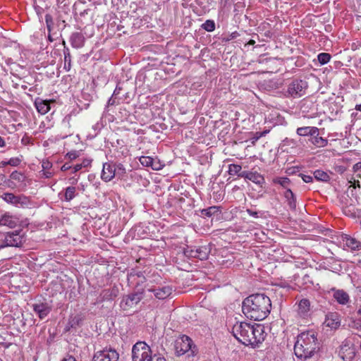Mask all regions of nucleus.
Here are the masks:
<instances>
[{"mask_svg": "<svg viewBox=\"0 0 361 361\" xmlns=\"http://www.w3.org/2000/svg\"><path fill=\"white\" fill-rule=\"evenodd\" d=\"M202 27L207 32H212L215 29V23L212 20H207L202 25Z\"/></svg>", "mask_w": 361, "mask_h": 361, "instance_id": "nucleus-38", "label": "nucleus"}, {"mask_svg": "<svg viewBox=\"0 0 361 361\" xmlns=\"http://www.w3.org/2000/svg\"><path fill=\"white\" fill-rule=\"evenodd\" d=\"M221 207L217 206L210 207L207 209H204L201 211V214L206 216H216V219H219V214L221 213Z\"/></svg>", "mask_w": 361, "mask_h": 361, "instance_id": "nucleus-27", "label": "nucleus"}, {"mask_svg": "<svg viewBox=\"0 0 361 361\" xmlns=\"http://www.w3.org/2000/svg\"><path fill=\"white\" fill-rule=\"evenodd\" d=\"M317 131H319V128L314 126L300 127L296 130V133L299 136H310V137Z\"/></svg>", "mask_w": 361, "mask_h": 361, "instance_id": "nucleus-23", "label": "nucleus"}, {"mask_svg": "<svg viewBox=\"0 0 361 361\" xmlns=\"http://www.w3.org/2000/svg\"><path fill=\"white\" fill-rule=\"evenodd\" d=\"M183 254L187 257H194L200 260H204L207 258L209 251L206 247H196L187 246V247L183 250Z\"/></svg>", "mask_w": 361, "mask_h": 361, "instance_id": "nucleus-12", "label": "nucleus"}, {"mask_svg": "<svg viewBox=\"0 0 361 361\" xmlns=\"http://www.w3.org/2000/svg\"><path fill=\"white\" fill-rule=\"evenodd\" d=\"M152 350L144 341L137 342L132 348L133 361H152Z\"/></svg>", "mask_w": 361, "mask_h": 361, "instance_id": "nucleus-6", "label": "nucleus"}, {"mask_svg": "<svg viewBox=\"0 0 361 361\" xmlns=\"http://www.w3.org/2000/svg\"><path fill=\"white\" fill-rule=\"evenodd\" d=\"M144 298V290L129 293L123 296L121 301V307L123 310H128L137 305Z\"/></svg>", "mask_w": 361, "mask_h": 361, "instance_id": "nucleus-9", "label": "nucleus"}, {"mask_svg": "<svg viewBox=\"0 0 361 361\" xmlns=\"http://www.w3.org/2000/svg\"><path fill=\"white\" fill-rule=\"evenodd\" d=\"M119 293V288L117 286L114 285L112 287L104 289L99 295V302L109 301L114 300Z\"/></svg>", "mask_w": 361, "mask_h": 361, "instance_id": "nucleus-14", "label": "nucleus"}, {"mask_svg": "<svg viewBox=\"0 0 361 361\" xmlns=\"http://www.w3.org/2000/svg\"><path fill=\"white\" fill-rule=\"evenodd\" d=\"M114 167L116 170V176H117L118 178H121L123 175L126 174V170L122 164H114Z\"/></svg>", "mask_w": 361, "mask_h": 361, "instance_id": "nucleus-37", "label": "nucleus"}, {"mask_svg": "<svg viewBox=\"0 0 361 361\" xmlns=\"http://www.w3.org/2000/svg\"><path fill=\"white\" fill-rule=\"evenodd\" d=\"M42 166L43 168V171H47L52 166V164L49 161H44L42 162Z\"/></svg>", "mask_w": 361, "mask_h": 361, "instance_id": "nucleus-47", "label": "nucleus"}, {"mask_svg": "<svg viewBox=\"0 0 361 361\" xmlns=\"http://www.w3.org/2000/svg\"><path fill=\"white\" fill-rule=\"evenodd\" d=\"M164 166V164H163L159 159L152 158L151 168L153 170L159 171L161 170Z\"/></svg>", "mask_w": 361, "mask_h": 361, "instance_id": "nucleus-39", "label": "nucleus"}, {"mask_svg": "<svg viewBox=\"0 0 361 361\" xmlns=\"http://www.w3.org/2000/svg\"><path fill=\"white\" fill-rule=\"evenodd\" d=\"M18 224L16 218L8 214H4L0 219V226H6L10 228H15Z\"/></svg>", "mask_w": 361, "mask_h": 361, "instance_id": "nucleus-26", "label": "nucleus"}, {"mask_svg": "<svg viewBox=\"0 0 361 361\" xmlns=\"http://www.w3.org/2000/svg\"><path fill=\"white\" fill-rule=\"evenodd\" d=\"M75 188L73 186H69L66 188L64 194V200L67 202L73 200L75 196Z\"/></svg>", "mask_w": 361, "mask_h": 361, "instance_id": "nucleus-33", "label": "nucleus"}, {"mask_svg": "<svg viewBox=\"0 0 361 361\" xmlns=\"http://www.w3.org/2000/svg\"><path fill=\"white\" fill-rule=\"evenodd\" d=\"M269 132V130H265L262 132H259V133L261 137H263V136H265Z\"/></svg>", "mask_w": 361, "mask_h": 361, "instance_id": "nucleus-62", "label": "nucleus"}, {"mask_svg": "<svg viewBox=\"0 0 361 361\" xmlns=\"http://www.w3.org/2000/svg\"><path fill=\"white\" fill-rule=\"evenodd\" d=\"M71 168H72V166H71L69 164H68V163H65V164L61 166V170L62 171H68V170L71 169Z\"/></svg>", "mask_w": 361, "mask_h": 361, "instance_id": "nucleus-51", "label": "nucleus"}, {"mask_svg": "<svg viewBox=\"0 0 361 361\" xmlns=\"http://www.w3.org/2000/svg\"><path fill=\"white\" fill-rule=\"evenodd\" d=\"M299 176L301 177L305 183H312L313 181V177L311 175L300 173Z\"/></svg>", "mask_w": 361, "mask_h": 361, "instance_id": "nucleus-46", "label": "nucleus"}, {"mask_svg": "<svg viewBox=\"0 0 361 361\" xmlns=\"http://www.w3.org/2000/svg\"><path fill=\"white\" fill-rule=\"evenodd\" d=\"M85 37L81 32H73L71 35L70 41L73 47L79 49L84 46Z\"/></svg>", "mask_w": 361, "mask_h": 361, "instance_id": "nucleus-21", "label": "nucleus"}, {"mask_svg": "<svg viewBox=\"0 0 361 361\" xmlns=\"http://www.w3.org/2000/svg\"><path fill=\"white\" fill-rule=\"evenodd\" d=\"M130 276H137L139 278L142 277L143 279H145V276H143V274H142V273L141 271H137V272H135L134 274L131 273Z\"/></svg>", "mask_w": 361, "mask_h": 361, "instance_id": "nucleus-55", "label": "nucleus"}, {"mask_svg": "<svg viewBox=\"0 0 361 361\" xmlns=\"http://www.w3.org/2000/svg\"><path fill=\"white\" fill-rule=\"evenodd\" d=\"M6 145V142L4 139L0 136V147H4Z\"/></svg>", "mask_w": 361, "mask_h": 361, "instance_id": "nucleus-61", "label": "nucleus"}, {"mask_svg": "<svg viewBox=\"0 0 361 361\" xmlns=\"http://www.w3.org/2000/svg\"><path fill=\"white\" fill-rule=\"evenodd\" d=\"M324 324L332 329H336L341 325L339 316L336 313H329L326 314Z\"/></svg>", "mask_w": 361, "mask_h": 361, "instance_id": "nucleus-19", "label": "nucleus"}, {"mask_svg": "<svg viewBox=\"0 0 361 361\" xmlns=\"http://www.w3.org/2000/svg\"><path fill=\"white\" fill-rule=\"evenodd\" d=\"M197 353V348L192 340L186 335H183L175 343V354L180 357L186 354L188 361Z\"/></svg>", "mask_w": 361, "mask_h": 361, "instance_id": "nucleus-4", "label": "nucleus"}, {"mask_svg": "<svg viewBox=\"0 0 361 361\" xmlns=\"http://www.w3.org/2000/svg\"><path fill=\"white\" fill-rule=\"evenodd\" d=\"M121 90H122V87L117 85L114 91L113 96H115V97L117 96L120 93Z\"/></svg>", "mask_w": 361, "mask_h": 361, "instance_id": "nucleus-53", "label": "nucleus"}, {"mask_svg": "<svg viewBox=\"0 0 361 361\" xmlns=\"http://www.w3.org/2000/svg\"><path fill=\"white\" fill-rule=\"evenodd\" d=\"M84 317L82 314H78L76 315H71L68 319V324L73 329H77L80 326Z\"/></svg>", "mask_w": 361, "mask_h": 361, "instance_id": "nucleus-30", "label": "nucleus"}, {"mask_svg": "<svg viewBox=\"0 0 361 361\" xmlns=\"http://www.w3.org/2000/svg\"><path fill=\"white\" fill-rule=\"evenodd\" d=\"M152 160V158L150 157L142 156L140 158V161L141 164L142 166H147V167L151 166Z\"/></svg>", "mask_w": 361, "mask_h": 361, "instance_id": "nucleus-42", "label": "nucleus"}, {"mask_svg": "<svg viewBox=\"0 0 361 361\" xmlns=\"http://www.w3.org/2000/svg\"><path fill=\"white\" fill-rule=\"evenodd\" d=\"M21 230L14 231L11 232H5L0 233L1 243L0 244V250L6 247H21L25 241L23 234H21Z\"/></svg>", "mask_w": 361, "mask_h": 361, "instance_id": "nucleus-5", "label": "nucleus"}, {"mask_svg": "<svg viewBox=\"0 0 361 361\" xmlns=\"http://www.w3.org/2000/svg\"><path fill=\"white\" fill-rule=\"evenodd\" d=\"M33 311L38 315V317L43 319L51 311V306L47 302H39L32 305Z\"/></svg>", "mask_w": 361, "mask_h": 361, "instance_id": "nucleus-16", "label": "nucleus"}, {"mask_svg": "<svg viewBox=\"0 0 361 361\" xmlns=\"http://www.w3.org/2000/svg\"><path fill=\"white\" fill-rule=\"evenodd\" d=\"M331 57L328 53H320L317 56V59L321 65H324L330 61Z\"/></svg>", "mask_w": 361, "mask_h": 361, "instance_id": "nucleus-36", "label": "nucleus"}, {"mask_svg": "<svg viewBox=\"0 0 361 361\" xmlns=\"http://www.w3.org/2000/svg\"><path fill=\"white\" fill-rule=\"evenodd\" d=\"M241 170H242V167L240 165L229 164L228 173L231 176L237 175L238 176H242L243 174L240 173Z\"/></svg>", "mask_w": 361, "mask_h": 361, "instance_id": "nucleus-32", "label": "nucleus"}, {"mask_svg": "<svg viewBox=\"0 0 361 361\" xmlns=\"http://www.w3.org/2000/svg\"><path fill=\"white\" fill-rule=\"evenodd\" d=\"M360 169H361V162H357L353 166V170L357 171Z\"/></svg>", "mask_w": 361, "mask_h": 361, "instance_id": "nucleus-59", "label": "nucleus"}, {"mask_svg": "<svg viewBox=\"0 0 361 361\" xmlns=\"http://www.w3.org/2000/svg\"><path fill=\"white\" fill-rule=\"evenodd\" d=\"M82 166L81 165V164H75L74 166H73V173H76L77 171L81 170L82 169Z\"/></svg>", "mask_w": 361, "mask_h": 361, "instance_id": "nucleus-52", "label": "nucleus"}, {"mask_svg": "<svg viewBox=\"0 0 361 361\" xmlns=\"http://www.w3.org/2000/svg\"><path fill=\"white\" fill-rule=\"evenodd\" d=\"M116 176V170L114 164L109 163H104L103 164V169L101 174V178L106 182L110 181L114 177Z\"/></svg>", "mask_w": 361, "mask_h": 361, "instance_id": "nucleus-18", "label": "nucleus"}, {"mask_svg": "<svg viewBox=\"0 0 361 361\" xmlns=\"http://www.w3.org/2000/svg\"><path fill=\"white\" fill-rule=\"evenodd\" d=\"M310 310V302L306 298H303L300 300L298 303V314L301 317H305L307 315Z\"/></svg>", "mask_w": 361, "mask_h": 361, "instance_id": "nucleus-25", "label": "nucleus"}, {"mask_svg": "<svg viewBox=\"0 0 361 361\" xmlns=\"http://www.w3.org/2000/svg\"><path fill=\"white\" fill-rule=\"evenodd\" d=\"M7 165H8V161H2L0 162V167H4Z\"/></svg>", "mask_w": 361, "mask_h": 361, "instance_id": "nucleus-64", "label": "nucleus"}, {"mask_svg": "<svg viewBox=\"0 0 361 361\" xmlns=\"http://www.w3.org/2000/svg\"><path fill=\"white\" fill-rule=\"evenodd\" d=\"M53 102V100H43L42 99L37 98L35 101V106L39 113L41 114H45L50 110V104Z\"/></svg>", "mask_w": 361, "mask_h": 361, "instance_id": "nucleus-20", "label": "nucleus"}, {"mask_svg": "<svg viewBox=\"0 0 361 361\" xmlns=\"http://www.w3.org/2000/svg\"><path fill=\"white\" fill-rule=\"evenodd\" d=\"M1 197L7 203L16 207H27L30 204V200L25 195H15L11 192H5Z\"/></svg>", "mask_w": 361, "mask_h": 361, "instance_id": "nucleus-11", "label": "nucleus"}, {"mask_svg": "<svg viewBox=\"0 0 361 361\" xmlns=\"http://www.w3.org/2000/svg\"><path fill=\"white\" fill-rule=\"evenodd\" d=\"M10 177L11 179L18 182H23L25 178V176L22 173H20L17 171L12 172Z\"/></svg>", "mask_w": 361, "mask_h": 361, "instance_id": "nucleus-41", "label": "nucleus"}, {"mask_svg": "<svg viewBox=\"0 0 361 361\" xmlns=\"http://www.w3.org/2000/svg\"><path fill=\"white\" fill-rule=\"evenodd\" d=\"M152 361H166V360L164 357H156V355H154L152 357Z\"/></svg>", "mask_w": 361, "mask_h": 361, "instance_id": "nucleus-56", "label": "nucleus"}, {"mask_svg": "<svg viewBox=\"0 0 361 361\" xmlns=\"http://www.w3.org/2000/svg\"><path fill=\"white\" fill-rule=\"evenodd\" d=\"M338 353L343 361H353L357 351L355 345L350 340L345 339L339 346Z\"/></svg>", "mask_w": 361, "mask_h": 361, "instance_id": "nucleus-8", "label": "nucleus"}, {"mask_svg": "<svg viewBox=\"0 0 361 361\" xmlns=\"http://www.w3.org/2000/svg\"><path fill=\"white\" fill-rule=\"evenodd\" d=\"M43 176L45 178H51L52 176V173L49 171H43Z\"/></svg>", "mask_w": 361, "mask_h": 361, "instance_id": "nucleus-57", "label": "nucleus"}, {"mask_svg": "<svg viewBox=\"0 0 361 361\" xmlns=\"http://www.w3.org/2000/svg\"><path fill=\"white\" fill-rule=\"evenodd\" d=\"M341 240L344 244V246L347 247L351 250H359L361 249V242L349 235L342 234L341 236Z\"/></svg>", "mask_w": 361, "mask_h": 361, "instance_id": "nucleus-17", "label": "nucleus"}, {"mask_svg": "<svg viewBox=\"0 0 361 361\" xmlns=\"http://www.w3.org/2000/svg\"><path fill=\"white\" fill-rule=\"evenodd\" d=\"M114 96H111V97H110L107 102V106H113L116 103V98H114Z\"/></svg>", "mask_w": 361, "mask_h": 361, "instance_id": "nucleus-50", "label": "nucleus"}, {"mask_svg": "<svg viewBox=\"0 0 361 361\" xmlns=\"http://www.w3.org/2000/svg\"><path fill=\"white\" fill-rule=\"evenodd\" d=\"M273 182L276 184H279L283 188L288 189V187L290 183V180L287 177H279L274 179Z\"/></svg>", "mask_w": 361, "mask_h": 361, "instance_id": "nucleus-35", "label": "nucleus"}, {"mask_svg": "<svg viewBox=\"0 0 361 361\" xmlns=\"http://www.w3.org/2000/svg\"><path fill=\"white\" fill-rule=\"evenodd\" d=\"M281 82H279L278 80H269L264 81L265 88L267 89L268 90H276L279 88Z\"/></svg>", "mask_w": 361, "mask_h": 361, "instance_id": "nucleus-34", "label": "nucleus"}, {"mask_svg": "<svg viewBox=\"0 0 361 361\" xmlns=\"http://www.w3.org/2000/svg\"><path fill=\"white\" fill-rule=\"evenodd\" d=\"M118 358L119 355L115 349L105 348L94 354L92 361H118Z\"/></svg>", "mask_w": 361, "mask_h": 361, "instance_id": "nucleus-10", "label": "nucleus"}, {"mask_svg": "<svg viewBox=\"0 0 361 361\" xmlns=\"http://www.w3.org/2000/svg\"><path fill=\"white\" fill-rule=\"evenodd\" d=\"M319 350L317 334L312 331L302 332L297 336L294 345V353L298 358L307 360L312 357Z\"/></svg>", "mask_w": 361, "mask_h": 361, "instance_id": "nucleus-3", "label": "nucleus"}, {"mask_svg": "<svg viewBox=\"0 0 361 361\" xmlns=\"http://www.w3.org/2000/svg\"><path fill=\"white\" fill-rule=\"evenodd\" d=\"M238 35H239V34L237 32H233L230 35L229 37H227V41L236 38V37Z\"/></svg>", "mask_w": 361, "mask_h": 361, "instance_id": "nucleus-54", "label": "nucleus"}, {"mask_svg": "<svg viewBox=\"0 0 361 361\" xmlns=\"http://www.w3.org/2000/svg\"><path fill=\"white\" fill-rule=\"evenodd\" d=\"M91 162H92V159H83L82 162L81 163V165L82 166L83 168H85V167H87L88 166H90Z\"/></svg>", "mask_w": 361, "mask_h": 361, "instance_id": "nucleus-49", "label": "nucleus"}, {"mask_svg": "<svg viewBox=\"0 0 361 361\" xmlns=\"http://www.w3.org/2000/svg\"><path fill=\"white\" fill-rule=\"evenodd\" d=\"M61 361H77V360H75V358L73 356L69 355L67 357L63 358Z\"/></svg>", "mask_w": 361, "mask_h": 361, "instance_id": "nucleus-58", "label": "nucleus"}, {"mask_svg": "<svg viewBox=\"0 0 361 361\" xmlns=\"http://www.w3.org/2000/svg\"><path fill=\"white\" fill-rule=\"evenodd\" d=\"M148 291L152 292L154 296L159 300H164L170 296L173 292V287L171 286H164L161 287L149 288Z\"/></svg>", "mask_w": 361, "mask_h": 361, "instance_id": "nucleus-15", "label": "nucleus"}, {"mask_svg": "<svg viewBox=\"0 0 361 361\" xmlns=\"http://www.w3.org/2000/svg\"><path fill=\"white\" fill-rule=\"evenodd\" d=\"M242 176L257 185L264 183V177L257 172H243Z\"/></svg>", "mask_w": 361, "mask_h": 361, "instance_id": "nucleus-22", "label": "nucleus"}, {"mask_svg": "<svg viewBox=\"0 0 361 361\" xmlns=\"http://www.w3.org/2000/svg\"><path fill=\"white\" fill-rule=\"evenodd\" d=\"M309 141L317 147H324L328 145V140L319 135V131L310 137Z\"/></svg>", "mask_w": 361, "mask_h": 361, "instance_id": "nucleus-24", "label": "nucleus"}, {"mask_svg": "<svg viewBox=\"0 0 361 361\" xmlns=\"http://www.w3.org/2000/svg\"><path fill=\"white\" fill-rule=\"evenodd\" d=\"M284 197L288 202V204L291 209L296 208V197L290 189H287L284 192Z\"/></svg>", "mask_w": 361, "mask_h": 361, "instance_id": "nucleus-28", "label": "nucleus"}, {"mask_svg": "<svg viewBox=\"0 0 361 361\" xmlns=\"http://www.w3.org/2000/svg\"><path fill=\"white\" fill-rule=\"evenodd\" d=\"M271 302L264 294L256 293L247 297L242 303V310L246 317L262 321L271 312Z\"/></svg>", "mask_w": 361, "mask_h": 361, "instance_id": "nucleus-2", "label": "nucleus"}, {"mask_svg": "<svg viewBox=\"0 0 361 361\" xmlns=\"http://www.w3.org/2000/svg\"><path fill=\"white\" fill-rule=\"evenodd\" d=\"M331 290L333 293V298L339 305H347L350 302V295L344 290L333 288Z\"/></svg>", "mask_w": 361, "mask_h": 361, "instance_id": "nucleus-13", "label": "nucleus"}, {"mask_svg": "<svg viewBox=\"0 0 361 361\" xmlns=\"http://www.w3.org/2000/svg\"><path fill=\"white\" fill-rule=\"evenodd\" d=\"M269 132V130H265L262 132H259V133L261 137H263V136H265Z\"/></svg>", "mask_w": 361, "mask_h": 361, "instance_id": "nucleus-63", "label": "nucleus"}, {"mask_svg": "<svg viewBox=\"0 0 361 361\" xmlns=\"http://www.w3.org/2000/svg\"><path fill=\"white\" fill-rule=\"evenodd\" d=\"M45 22L47 25V29L48 30V32L51 33V30H53L54 26V20L51 14H46L45 16Z\"/></svg>", "mask_w": 361, "mask_h": 361, "instance_id": "nucleus-40", "label": "nucleus"}, {"mask_svg": "<svg viewBox=\"0 0 361 361\" xmlns=\"http://www.w3.org/2000/svg\"><path fill=\"white\" fill-rule=\"evenodd\" d=\"M6 182V176L4 174H0V184Z\"/></svg>", "mask_w": 361, "mask_h": 361, "instance_id": "nucleus-60", "label": "nucleus"}, {"mask_svg": "<svg viewBox=\"0 0 361 361\" xmlns=\"http://www.w3.org/2000/svg\"><path fill=\"white\" fill-rule=\"evenodd\" d=\"M33 8H34V10H35L36 14L37 15L39 19L40 20L42 17V14L44 11V9L42 7H41L37 4L36 0L34 1Z\"/></svg>", "mask_w": 361, "mask_h": 361, "instance_id": "nucleus-43", "label": "nucleus"}, {"mask_svg": "<svg viewBox=\"0 0 361 361\" xmlns=\"http://www.w3.org/2000/svg\"><path fill=\"white\" fill-rule=\"evenodd\" d=\"M231 333L240 343L252 347L257 346L265 338L264 327L258 324L236 322L233 324Z\"/></svg>", "mask_w": 361, "mask_h": 361, "instance_id": "nucleus-1", "label": "nucleus"}, {"mask_svg": "<svg viewBox=\"0 0 361 361\" xmlns=\"http://www.w3.org/2000/svg\"><path fill=\"white\" fill-rule=\"evenodd\" d=\"M63 44L64 46L63 55H64V66L63 68L67 71H69L71 68V56L69 49L66 46V42L63 40Z\"/></svg>", "mask_w": 361, "mask_h": 361, "instance_id": "nucleus-29", "label": "nucleus"}, {"mask_svg": "<svg viewBox=\"0 0 361 361\" xmlns=\"http://www.w3.org/2000/svg\"><path fill=\"white\" fill-rule=\"evenodd\" d=\"M80 152L78 151H71L66 154V157H68L71 160L75 159L79 157Z\"/></svg>", "mask_w": 361, "mask_h": 361, "instance_id": "nucleus-45", "label": "nucleus"}, {"mask_svg": "<svg viewBox=\"0 0 361 361\" xmlns=\"http://www.w3.org/2000/svg\"><path fill=\"white\" fill-rule=\"evenodd\" d=\"M313 174L314 178L319 181L328 182L330 179L329 175L322 170H316Z\"/></svg>", "mask_w": 361, "mask_h": 361, "instance_id": "nucleus-31", "label": "nucleus"}, {"mask_svg": "<svg viewBox=\"0 0 361 361\" xmlns=\"http://www.w3.org/2000/svg\"><path fill=\"white\" fill-rule=\"evenodd\" d=\"M21 162V160L18 157L11 158L8 161V165L12 166H18Z\"/></svg>", "mask_w": 361, "mask_h": 361, "instance_id": "nucleus-44", "label": "nucleus"}, {"mask_svg": "<svg viewBox=\"0 0 361 361\" xmlns=\"http://www.w3.org/2000/svg\"><path fill=\"white\" fill-rule=\"evenodd\" d=\"M307 87L308 85L305 80H293L288 85L286 96L293 98L301 97L305 94Z\"/></svg>", "mask_w": 361, "mask_h": 361, "instance_id": "nucleus-7", "label": "nucleus"}, {"mask_svg": "<svg viewBox=\"0 0 361 361\" xmlns=\"http://www.w3.org/2000/svg\"><path fill=\"white\" fill-rule=\"evenodd\" d=\"M260 137H261L259 133V132H256L254 134L253 137L250 139L251 142L252 144H255Z\"/></svg>", "mask_w": 361, "mask_h": 361, "instance_id": "nucleus-48", "label": "nucleus"}]
</instances>
